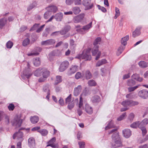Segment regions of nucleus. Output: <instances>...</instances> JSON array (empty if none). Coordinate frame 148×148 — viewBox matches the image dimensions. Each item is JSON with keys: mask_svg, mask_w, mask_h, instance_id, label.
Returning <instances> with one entry per match:
<instances>
[{"mask_svg": "<svg viewBox=\"0 0 148 148\" xmlns=\"http://www.w3.org/2000/svg\"><path fill=\"white\" fill-rule=\"evenodd\" d=\"M71 95L70 94L66 99V103H67L70 102L71 100Z\"/></svg>", "mask_w": 148, "mask_h": 148, "instance_id": "680f3d73", "label": "nucleus"}, {"mask_svg": "<svg viewBox=\"0 0 148 148\" xmlns=\"http://www.w3.org/2000/svg\"><path fill=\"white\" fill-rule=\"evenodd\" d=\"M56 42L54 39H50L41 42V44L42 45L48 46L53 45Z\"/></svg>", "mask_w": 148, "mask_h": 148, "instance_id": "9b49d317", "label": "nucleus"}, {"mask_svg": "<svg viewBox=\"0 0 148 148\" xmlns=\"http://www.w3.org/2000/svg\"><path fill=\"white\" fill-rule=\"evenodd\" d=\"M140 125V121H138L133 123L130 125V127L133 128H136L138 127L140 128V126H139Z\"/></svg>", "mask_w": 148, "mask_h": 148, "instance_id": "7c9ffc66", "label": "nucleus"}, {"mask_svg": "<svg viewBox=\"0 0 148 148\" xmlns=\"http://www.w3.org/2000/svg\"><path fill=\"white\" fill-rule=\"evenodd\" d=\"M129 39V36L127 35L125 37L122 38L121 40V42L122 45H125L127 43V41Z\"/></svg>", "mask_w": 148, "mask_h": 148, "instance_id": "c85d7f7f", "label": "nucleus"}, {"mask_svg": "<svg viewBox=\"0 0 148 148\" xmlns=\"http://www.w3.org/2000/svg\"><path fill=\"white\" fill-rule=\"evenodd\" d=\"M69 31V30L67 29L66 28H64V29L61 31H58L55 32H53L51 35L52 36H53L55 35H58L59 34H60L62 35H64L66 34Z\"/></svg>", "mask_w": 148, "mask_h": 148, "instance_id": "6ab92c4d", "label": "nucleus"}, {"mask_svg": "<svg viewBox=\"0 0 148 148\" xmlns=\"http://www.w3.org/2000/svg\"><path fill=\"white\" fill-rule=\"evenodd\" d=\"M84 75L86 79H90L92 77V75L91 73L88 70H87L86 71Z\"/></svg>", "mask_w": 148, "mask_h": 148, "instance_id": "58836bf2", "label": "nucleus"}, {"mask_svg": "<svg viewBox=\"0 0 148 148\" xmlns=\"http://www.w3.org/2000/svg\"><path fill=\"white\" fill-rule=\"evenodd\" d=\"M85 111L88 114H91L93 112V109L91 107L88 105L86 104L85 106Z\"/></svg>", "mask_w": 148, "mask_h": 148, "instance_id": "412c9836", "label": "nucleus"}, {"mask_svg": "<svg viewBox=\"0 0 148 148\" xmlns=\"http://www.w3.org/2000/svg\"><path fill=\"white\" fill-rule=\"evenodd\" d=\"M7 21L6 18H3L0 20V28L2 29L6 23Z\"/></svg>", "mask_w": 148, "mask_h": 148, "instance_id": "473e14b6", "label": "nucleus"}, {"mask_svg": "<svg viewBox=\"0 0 148 148\" xmlns=\"http://www.w3.org/2000/svg\"><path fill=\"white\" fill-rule=\"evenodd\" d=\"M75 77L76 79H78L81 78L82 77V75L80 72H78L75 74Z\"/></svg>", "mask_w": 148, "mask_h": 148, "instance_id": "864d4df0", "label": "nucleus"}, {"mask_svg": "<svg viewBox=\"0 0 148 148\" xmlns=\"http://www.w3.org/2000/svg\"><path fill=\"white\" fill-rule=\"evenodd\" d=\"M48 10L49 11H48L50 12H56L57 10V8L55 6L51 5L49 6L48 8Z\"/></svg>", "mask_w": 148, "mask_h": 148, "instance_id": "c9c22d12", "label": "nucleus"}, {"mask_svg": "<svg viewBox=\"0 0 148 148\" xmlns=\"http://www.w3.org/2000/svg\"><path fill=\"white\" fill-rule=\"evenodd\" d=\"M115 12L116 13L114 16V18L116 19L120 15V12L119 9L117 7H115Z\"/></svg>", "mask_w": 148, "mask_h": 148, "instance_id": "8fccbe9b", "label": "nucleus"}, {"mask_svg": "<svg viewBox=\"0 0 148 148\" xmlns=\"http://www.w3.org/2000/svg\"><path fill=\"white\" fill-rule=\"evenodd\" d=\"M91 49L88 48L86 51H84L82 54L78 55L76 58L79 59H84L85 60H90L91 56L90 54Z\"/></svg>", "mask_w": 148, "mask_h": 148, "instance_id": "f257e3e1", "label": "nucleus"}, {"mask_svg": "<svg viewBox=\"0 0 148 148\" xmlns=\"http://www.w3.org/2000/svg\"><path fill=\"white\" fill-rule=\"evenodd\" d=\"M74 4L76 5H79L82 4L81 0H75Z\"/></svg>", "mask_w": 148, "mask_h": 148, "instance_id": "69168bd1", "label": "nucleus"}, {"mask_svg": "<svg viewBox=\"0 0 148 148\" xmlns=\"http://www.w3.org/2000/svg\"><path fill=\"white\" fill-rule=\"evenodd\" d=\"M14 108V106L12 104H10L8 106V108L10 110H13Z\"/></svg>", "mask_w": 148, "mask_h": 148, "instance_id": "774afa93", "label": "nucleus"}, {"mask_svg": "<svg viewBox=\"0 0 148 148\" xmlns=\"http://www.w3.org/2000/svg\"><path fill=\"white\" fill-rule=\"evenodd\" d=\"M142 131L143 136H144L147 133V131L145 127H141L140 128Z\"/></svg>", "mask_w": 148, "mask_h": 148, "instance_id": "4d7b16f0", "label": "nucleus"}, {"mask_svg": "<svg viewBox=\"0 0 148 148\" xmlns=\"http://www.w3.org/2000/svg\"><path fill=\"white\" fill-rule=\"evenodd\" d=\"M30 120L31 123L33 124L37 123L39 121V118L37 116H31L30 118Z\"/></svg>", "mask_w": 148, "mask_h": 148, "instance_id": "5701e85b", "label": "nucleus"}, {"mask_svg": "<svg viewBox=\"0 0 148 148\" xmlns=\"http://www.w3.org/2000/svg\"><path fill=\"white\" fill-rule=\"evenodd\" d=\"M27 67L23 72V75L27 79L29 78L32 75L31 69L29 68L30 64L28 62L26 63Z\"/></svg>", "mask_w": 148, "mask_h": 148, "instance_id": "423d86ee", "label": "nucleus"}, {"mask_svg": "<svg viewBox=\"0 0 148 148\" xmlns=\"http://www.w3.org/2000/svg\"><path fill=\"white\" fill-rule=\"evenodd\" d=\"M136 84V82L132 79H130L127 82V84L128 86H132Z\"/></svg>", "mask_w": 148, "mask_h": 148, "instance_id": "a19ab883", "label": "nucleus"}, {"mask_svg": "<svg viewBox=\"0 0 148 148\" xmlns=\"http://www.w3.org/2000/svg\"><path fill=\"white\" fill-rule=\"evenodd\" d=\"M30 40L29 38H27L24 40L23 42V45L26 46L29 43Z\"/></svg>", "mask_w": 148, "mask_h": 148, "instance_id": "3c124183", "label": "nucleus"}, {"mask_svg": "<svg viewBox=\"0 0 148 148\" xmlns=\"http://www.w3.org/2000/svg\"><path fill=\"white\" fill-rule=\"evenodd\" d=\"M69 65V62L67 61H64L62 62L59 68V71L60 72L64 71L68 68Z\"/></svg>", "mask_w": 148, "mask_h": 148, "instance_id": "1a4fd4ad", "label": "nucleus"}, {"mask_svg": "<svg viewBox=\"0 0 148 148\" xmlns=\"http://www.w3.org/2000/svg\"><path fill=\"white\" fill-rule=\"evenodd\" d=\"M49 87L50 86L49 85L44 86L43 87V91L46 93L49 94L50 92Z\"/></svg>", "mask_w": 148, "mask_h": 148, "instance_id": "ea45409f", "label": "nucleus"}, {"mask_svg": "<svg viewBox=\"0 0 148 148\" xmlns=\"http://www.w3.org/2000/svg\"><path fill=\"white\" fill-rule=\"evenodd\" d=\"M37 5V3L36 1L33 2L32 4H31L27 8V10L29 11L33 8L35 7Z\"/></svg>", "mask_w": 148, "mask_h": 148, "instance_id": "a18cd8bd", "label": "nucleus"}, {"mask_svg": "<svg viewBox=\"0 0 148 148\" xmlns=\"http://www.w3.org/2000/svg\"><path fill=\"white\" fill-rule=\"evenodd\" d=\"M4 118H5V121L6 123L8 124L9 123V119L8 116L4 112L0 111V121H1Z\"/></svg>", "mask_w": 148, "mask_h": 148, "instance_id": "4468645a", "label": "nucleus"}, {"mask_svg": "<svg viewBox=\"0 0 148 148\" xmlns=\"http://www.w3.org/2000/svg\"><path fill=\"white\" fill-rule=\"evenodd\" d=\"M126 116V113L125 112L121 116H120L117 119V120L120 121L124 119Z\"/></svg>", "mask_w": 148, "mask_h": 148, "instance_id": "09e8293b", "label": "nucleus"}, {"mask_svg": "<svg viewBox=\"0 0 148 148\" xmlns=\"http://www.w3.org/2000/svg\"><path fill=\"white\" fill-rule=\"evenodd\" d=\"M99 47L94 46L91 50L92 55V56H95L97 54L95 58L96 60H97L99 59L101 55V52L100 51H99Z\"/></svg>", "mask_w": 148, "mask_h": 148, "instance_id": "39448f33", "label": "nucleus"}, {"mask_svg": "<svg viewBox=\"0 0 148 148\" xmlns=\"http://www.w3.org/2000/svg\"><path fill=\"white\" fill-rule=\"evenodd\" d=\"M90 92L89 90L86 88H85V89L83 90L82 93L80 95V96L82 97H84L85 96H87L90 95Z\"/></svg>", "mask_w": 148, "mask_h": 148, "instance_id": "a878e982", "label": "nucleus"}, {"mask_svg": "<svg viewBox=\"0 0 148 148\" xmlns=\"http://www.w3.org/2000/svg\"><path fill=\"white\" fill-rule=\"evenodd\" d=\"M74 104L73 101L69 103L68 106V108L69 109L71 110L74 107Z\"/></svg>", "mask_w": 148, "mask_h": 148, "instance_id": "6e6d98bb", "label": "nucleus"}, {"mask_svg": "<svg viewBox=\"0 0 148 148\" xmlns=\"http://www.w3.org/2000/svg\"><path fill=\"white\" fill-rule=\"evenodd\" d=\"M72 12L75 14H78L81 11L79 7L78 6H75L73 7L72 8Z\"/></svg>", "mask_w": 148, "mask_h": 148, "instance_id": "c756f323", "label": "nucleus"}, {"mask_svg": "<svg viewBox=\"0 0 148 148\" xmlns=\"http://www.w3.org/2000/svg\"><path fill=\"white\" fill-rule=\"evenodd\" d=\"M50 74V72L47 69H42V77H40L38 80L39 82H44L46 78L48 77Z\"/></svg>", "mask_w": 148, "mask_h": 148, "instance_id": "7ed1b4c3", "label": "nucleus"}, {"mask_svg": "<svg viewBox=\"0 0 148 148\" xmlns=\"http://www.w3.org/2000/svg\"><path fill=\"white\" fill-rule=\"evenodd\" d=\"M78 69V66L77 65H72L69 71V74L70 75L75 73Z\"/></svg>", "mask_w": 148, "mask_h": 148, "instance_id": "a211bd4d", "label": "nucleus"}, {"mask_svg": "<svg viewBox=\"0 0 148 148\" xmlns=\"http://www.w3.org/2000/svg\"><path fill=\"white\" fill-rule=\"evenodd\" d=\"M139 104L138 102L133 101L132 100L127 99L123 101L121 104L124 107H127L128 106H132L137 105Z\"/></svg>", "mask_w": 148, "mask_h": 148, "instance_id": "20e7f679", "label": "nucleus"}, {"mask_svg": "<svg viewBox=\"0 0 148 148\" xmlns=\"http://www.w3.org/2000/svg\"><path fill=\"white\" fill-rule=\"evenodd\" d=\"M70 45L71 48L73 49H74L76 47V45L74 44V41L73 40H71L70 41Z\"/></svg>", "mask_w": 148, "mask_h": 148, "instance_id": "e2e57ef3", "label": "nucleus"}, {"mask_svg": "<svg viewBox=\"0 0 148 148\" xmlns=\"http://www.w3.org/2000/svg\"><path fill=\"white\" fill-rule=\"evenodd\" d=\"M123 133L124 136L126 138H129L131 135V131L129 129H125L123 131Z\"/></svg>", "mask_w": 148, "mask_h": 148, "instance_id": "f3484780", "label": "nucleus"}, {"mask_svg": "<svg viewBox=\"0 0 148 148\" xmlns=\"http://www.w3.org/2000/svg\"><path fill=\"white\" fill-rule=\"evenodd\" d=\"M140 127H145L148 124V119L145 118L141 122L140 121Z\"/></svg>", "mask_w": 148, "mask_h": 148, "instance_id": "bb28decb", "label": "nucleus"}, {"mask_svg": "<svg viewBox=\"0 0 148 148\" xmlns=\"http://www.w3.org/2000/svg\"><path fill=\"white\" fill-rule=\"evenodd\" d=\"M138 95L140 97L146 99L148 97V91L145 89L143 90L139 91Z\"/></svg>", "mask_w": 148, "mask_h": 148, "instance_id": "f8f14e48", "label": "nucleus"}, {"mask_svg": "<svg viewBox=\"0 0 148 148\" xmlns=\"http://www.w3.org/2000/svg\"><path fill=\"white\" fill-rule=\"evenodd\" d=\"M33 62L34 66H37L40 64V59L39 58H37L34 59L33 60Z\"/></svg>", "mask_w": 148, "mask_h": 148, "instance_id": "72a5a7b5", "label": "nucleus"}, {"mask_svg": "<svg viewBox=\"0 0 148 148\" xmlns=\"http://www.w3.org/2000/svg\"><path fill=\"white\" fill-rule=\"evenodd\" d=\"M82 90V87L80 85H79L75 88L73 92L74 95L75 96H78L81 92Z\"/></svg>", "mask_w": 148, "mask_h": 148, "instance_id": "dca6fc26", "label": "nucleus"}, {"mask_svg": "<svg viewBox=\"0 0 148 148\" xmlns=\"http://www.w3.org/2000/svg\"><path fill=\"white\" fill-rule=\"evenodd\" d=\"M63 14L62 13H58L55 16V18L57 21H61L62 19Z\"/></svg>", "mask_w": 148, "mask_h": 148, "instance_id": "4be33fe9", "label": "nucleus"}, {"mask_svg": "<svg viewBox=\"0 0 148 148\" xmlns=\"http://www.w3.org/2000/svg\"><path fill=\"white\" fill-rule=\"evenodd\" d=\"M140 85H138L136 86L133 87H130L128 88V90L129 92H131L135 90L137 88H138Z\"/></svg>", "mask_w": 148, "mask_h": 148, "instance_id": "de8ad7c7", "label": "nucleus"}, {"mask_svg": "<svg viewBox=\"0 0 148 148\" xmlns=\"http://www.w3.org/2000/svg\"><path fill=\"white\" fill-rule=\"evenodd\" d=\"M134 114L133 113H130L128 115V121H129L130 122H132L134 119Z\"/></svg>", "mask_w": 148, "mask_h": 148, "instance_id": "37998d69", "label": "nucleus"}, {"mask_svg": "<svg viewBox=\"0 0 148 148\" xmlns=\"http://www.w3.org/2000/svg\"><path fill=\"white\" fill-rule=\"evenodd\" d=\"M22 129V128L20 129L18 132H16L14 134L13 137L14 139H15L16 138L20 141H22L23 140V134L22 132L20 131V130Z\"/></svg>", "mask_w": 148, "mask_h": 148, "instance_id": "6e6552de", "label": "nucleus"}, {"mask_svg": "<svg viewBox=\"0 0 148 148\" xmlns=\"http://www.w3.org/2000/svg\"><path fill=\"white\" fill-rule=\"evenodd\" d=\"M97 7L99 10H101L103 12H106V9L104 7L101 6L99 5H97Z\"/></svg>", "mask_w": 148, "mask_h": 148, "instance_id": "052dcab7", "label": "nucleus"}, {"mask_svg": "<svg viewBox=\"0 0 148 148\" xmlns=\"http://www.w3.org/2000/svg\"><path fill=\"white\" fill-rule=\"evenodd\" d=\"M13 45V43L11 41H8L6 44V47L8 48H11Z\"/></svg>", "mask_w": 148, "mask_h": 148, "instance_id": "13d9d810", "label": "nucleus"}, {"mask_svg": "<svg viewBox=\"0 0 148 148\" xmlns=\"http://www.w3.org/2000/svg\"><path fill=\"white\" fill-rule=\"evenodd\" d=\"M101 40V38L98 37L93 42V45L95 46H98L99 47V45L100 44V42Z\"/></svg>", "mask_w": 148, "mask_h": 148, "instance_id": "4c0bfd02", "label": "nucleus"}, {"mask_svg": "<svg viewBox=\"0 0 148 148\" xmlns=\"http://www.w3.org/2000/svg\"><path fill=\"white\" fill-rule=\"evenodd\" d=\"M123 51V49L122 47H119L118 49V51L117 52V55L119 56L122 53Z\"/></svg>", "mask_w": 148, "mask_h": 148, "instance_id": "bf43d9fd", "label": "nucleus"}, {"mask_svg": "<svg viewBox=\"0 0 148 148\" xmlns=\"http://www.w3.org/2000/svg\"><path fill=\"white\" fill-rule=\"evenodd\" d=\"M83 97L80 96L79 98V108H81L83 105Z\"/></svg>", "mask_w": 148, "mask_h": 148, "instance_id": "5fc2aeb1", "label": "nucleus"}, {"mask_svg": "<svg viewBox=\"0 0 148 148\" xmlns=\"http://www.w3.org/2000/svg\"><path fill=\"white\" fill-rule=\"evenodd\" d=\"M61 77L60 76H57L56 77V79L55 81V85H57L62 81Z\"/></svg>", "mask_w": 148, "mask_h": 148, "instance_id": "79ce46f5", "label": "nucleus"}, {"mask_svg": "<svg viewBox=\"0 0 148 148\" xmlns=\"http://www.w3.org/2000/svg\"><path fill=\"white\" fill-rule=\"evenodd\" d=\"M91 0H84L82 2L83 5L87 7L88 9H91L93 6V4H90Z\"/></svg>", "mask_w": 148, "mask_h": 148, "instance_id": "ddd939ff", "label": "nucleus"}, {"mask_svg": "<svg viewBox=\"0 0 148 148\" xmlns=\"http://www.w3.org/2000/svg\"><path fill=\"white\" fill-rule=\"evenodd\" d=\"M56 140V138L55 137L53 138L48 142V143L49 144L48 145L54 144Z\"/></svg>", "mask_w": 148, "mask_h": 148, "instance_id": "338daca9", "label": "nucleus"}, {"mask_svg": "<svg viewBox=\"0 0 148 148\" xmlns=\"http://www.w3.org/2000/svg\"><path fill=\"white\" fill-rule=\"evenodd\" d=\"M112 137V140L115 143L114 145L113 146L114 147H119L122 146L118 132H116L114 133Z\"/></svg>", "mask_w": 148, "mask_h": 148, "instance_id": "f03ea898", "label": "nucleus"}, {"mask_svg": "<svg viewBox=\"0 0 148 148\" xmlns=\"http://www.w3.org/2000/svg\"><path fill=\"white\" fill-rule=\"evenodd\" d=\"M78 144L79 145V148H84L85 145V143L83 142H79Z\"/></svg>", "mask_w": 148, "mask_h": 148, "instance_id": "0e129e2a", "label": "nucleus"}, {"mask_svg": "<svg viewBox=\"0 0 148 148\" xmlns=\"http://www.w3.org/2000/svg\"><path fill=\"white\" fill-rule=\"evenodd\" d=\"M91 100L93 103L98 102L101 100L100 97L98 95H95L92 97Z\"/></svg>", "mask_w": 148, "mask_h": 148, "instance_id": "2f4dec72", "label": "nucleus"}, {"mask_svg": "<svg viewBox=\"0 0 148 148\" xmlns=\"http://www.w3.org/2000/svg\"><path fill=\"white\" fill-rule=\"evenodd\" d=\"M28 145L31 148H34L35 146V140L33 137L30 138L28 140Z\"/></svg>", "mask_w": 148, "mask_h": 148, "instance_id": "2eb2a0df", "label": "nucleus"}, {"mask_svg": "<svg viewBox=\"0 0 148 148\" xmlns=\"http://www.w3.org/2000/svg\"><path fill=\"white\" fill-rule=\"evenodd\" d=\"M38 132L40 133L43 136H45L48 134V131L46 130H38Z\"/></svg>", "mask_w": 148, "mask_h": 148, "instance_id": "49530a36", "label": "nucleus"}, {"mask_svg": "<svg viewBox=\"0 0 148 148\" xmlns=\"http://www.w3.org/2000/svg\"><path fill=\"white\" fill-rule=\"evenodd\" d=\"M141 29L140 27H137L135 30L132 33V36L134 38L138 36L140 34V30Z\"/></svg>", "mask_w": 148, "mask_h": 148, "instance_id": "aec40b11", "label": "nucleus"}, {"mask_svg": "<svg viewBox=\"0 0 148 148\" xmlns=\"http://www.w3.org/2000/svg\"><path fill=\"white\" fill-rule=\"evenodd\" d=\"M132 79H134L137 81L141 82L143 80V78L140 77L138 74H133L132 76Z\"/></svg>", "mask_w": 148, "mask_h": 148, "instance_id": "cd10ccee", "label": "nucleus"}, {"mask_svg": "<svg viewBox=\"0 0 148 148\" xmlns=\"http://www.w3.org/2000/svg\"><path fill=\"white\" fill-rule=\"evenodd\" d=\"M115 125L113 124L112 121H111L108 123V125L106 127L105 130H108L109 129L114 127Z\"/></svg>", "mask_w": 148, "mask_h": 148, "instance_id": "e433bc0d", "label": "nucleus"}, {"mask_svg": "<svg viewBox=\"0 0 148 148\" xmlns=\"http://www.w3.org/2000/svg\"><path fill=\"white\" fill-rule=\"evenodd\" d=\"M139 66L142 68H144L147 67L148 64L145 62L141 61L138 63Z\"/></svg>", "mask_w": 148, "mask_h": 148, "instance_id": "f704fd0d", "label": "nucleus"}, {"mask_svg": "<svg viewBox=\"0 0 148 148\" xmlns=\"http://www.w3.org/2000/svg\"><path fill=\"white\" fill-rule=\"evenodd\" d=\"M85 16L84 14H82L75 16L73 18V21L75 23H78L81 22Z\"/></svg>", "mask_w": 148, "mask_h": 148, "instance_id": "9d476101", "label": "nucleus"}, {"mask_svg": "<svg viewBox=\"0 0 148 148\" xmlns=\"http://www.w3.org/2000/svg\"><path fill=\"white\" fill-rule=\"evenodd\" d=\"M51 15V12L49 11H47L44 14V18L45 19H48Z\"/></svg>", "mask_w": 148, "mask_h": 148, "instance_id": "603ef678", "label": "nucleus"}, {"mask_svg": "<svg viewBox=\"0 0 148 148\" xmlns=\"http://www.w3.org/2000/svg\"><path fill=\"white\" fill-rule=\"evenodd\" d=\"M42 69L39 68L35 70L33 73L34 75L37 77L41 76Z\"/></svg>", "mask_w": 148, "mask_h": 148, "instance_id": "b1692460", "label": "nucleus"}, {"mask_svg": "<svg viewBox=\"0 0 148 148\" xmlns=\"http://www.w3.org/2000/svg\"><path fill=\"white\" fill-rule=\"evenodd\" d=\"M88 84L90 86H96L97 84L95 82L93 79L89 80L88 82Z\"/></svg>", "mask_w": 148, "mask_h": 148, "instance_id": "c03bdc74", "label": "nucleus"}, {"mask_svg": "<svg viewBox=\"0 0 148 148\" xmlns=\"http://www.w3.org/2000/svg\"><path fill=\"white\" fill-rule=\"evenodd\" d=\"M92 25V22H91L88 24L84 26L82 28H80L79 29H78V30H80L81 31L82 30H83L84 31H86L88 30L91 27ZM77 31H78V29H77Z\"/></svg>", "mask_w": 148, "mask_h": 148, "instance_id": "393cba45", "label": "nucleus"}, {"mask_svg": "<svg viewBox=\"0 0 148 148\" xmlns=\"http://www.w3.org/2000/svg\"><path fill=\"white\" fill-rule=\"evenodd\" d=\"M22 122V119H21L20 117L17 116L12 121V125L16 127H18L21 126Z\"/></svg>", "mask_w": 148, "mask_h": 148, "instance_id": "0eeeda50", "label": "nucleus"}]
</instances>
